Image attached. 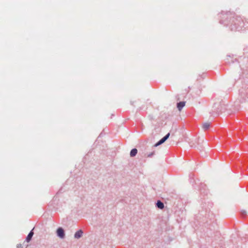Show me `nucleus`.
Masks as SVG:
<instances>
[{
	"mask_svg": "<svg viewBox=\"0 0 248 248\" xmlns=\"http://www.w3.org/2000/svg\"><path fill=\"white\" fill-rule=\"evenodd\" d=\"M33 235V232L32 231H31L30 232L28 235L27 237H26V241L29 242L31 239L32 236Z\"/></svg>",
	"mask_w": 248,
	"mask_h": 248,
	"instance_id": "6",
	"label": "nucleus"
},
{
	"mask_svg": "<svg viewBox=\"0 0 248 248\" xmlns=\"http://www.w3.org/2000/svg\"><path fill=\"white\" fill-rule=\"evenodd\" d=\"M186 102L182 101L177 103V107L179 111H181L183 108L185 106Z\"/></svg>",
	"mask_w": 248,
	"mask_h": 248,
	"instance_id": "3",
	"label": "nucleus"
},
{
	"mask_svg": "<svg viewBox=\"0 0 248 248\" xmlns=\"http://www.w3.org/2000/svg\"><path fill=\"white\" fill-rule=\"evenodd\" d=\"M210 126V124L209 123L207 122L203 124L202 127L204 130H206L209 128Z\"/></svg>",
	"mask_w": 248,
	"mask_h": 248,
	"instance_id": "5",
	"label": "nucleus"
},
{
	"mask_svg": "<svg viewBox=\"0 0 248 248\" xmlns=\"http://www.w3.org/2000/svg\"><path fill=\"white\" fill-rule=\"evenodd\" d=\"M242 215L246 216L247 214V212L245 210H242L241 212Z\"/></svg>",
	"mask_w": 248,
	"mask_h": 248,
	"instance_id": "9",
	"label": "nucleus"
},
{
	"mask_svg": "<svg viewBox=\"0 0 248 248\" xmlns=\"http://www.w3.org/2000/svg\"><path fill=\"white\" fill-rule=\"evenodd\" d=\"M82 233H83L82 231L80 230L75 233V237L76 238H79L82 236Z\"/></svg>",
	"mask_w": 248,
	"mask_h": 248,
	"instance_id": "4",
	"label": "nucleus"
},
{
	"mask_svg": "<svg viewBox=\"0 0 248 248\" xmlns=\"http://www.w3.org/2000/svg\"><path fill=\"white\" fill-rule=\"evenodd\" d=\"M138 150L137 149H133L130 152V156L133 157L136 155L137 154Z\"/></svg>",
	"mask_w": 248,
	"mask_h": 248,
	"instance_id": "7",
	"label": "nucleus"
},
{
	"mask_svg": "<svg viewBox=\"0 0 248 248\" xmlns=\"http://www.w3.org/2000/svg\"><path fill=\"white\" fill-rule=\"evenodd\" d=\"M154 154V152L152 153L151 154H149L147 156L150 157L151 155H153Z\"/></svg>",
	"mask_w": 248,
	"mask_h": 248,
	"instance_id": "10",
	"label": "nucleus"
},
{
	"mask_svg": "<svg viewBox=\"0 0 248 248\" xmlns=\"http://www.w3.org/2000/svg\"><path fill=\"white\" fill-rule=\"evenodd\" d=\"M156 205L157 207L159 209H163L164 208V204L163 202H161L160 201H158L156 203Z\"/></svg>",
	"mask_w": 248,
	"mask_h": 248,
	"instance_id": "8",
	"label": "nucleus"
},
{
	"mask_svg": "<svg viewBox=\"0 0 248 248\" xmlns=\"http://www.w3.org/2000/svg\"><path fill=\"white\" fill-rule=\"evenodd\" d=\"M170 135V134L169 133H168L164 137H163L158 142H157L155 145V146L156 147V146L161 144L162 143H164L169 138Z\"/></svg>",
	"mask_w": 248,
	"mask_h": 248,
	"instance_id": "1",
	"label": "nucleus"
},
{
	"mask_svg": "<svg viewBox=\"0 0 248 248\" xmlns=\"http://www.w3.org/2000/svg\"><path fill=\"white\" fill-rule=\"evenodd\" d=\"M57 233L58 236L62 238L64 236V232L62 228H59L57 230Z\"/></svg>",
	"mask_w": 248,
	"mask_h": 248,
	"instance_id": "2",
	"label": "nucleus"
}]
</instances>
